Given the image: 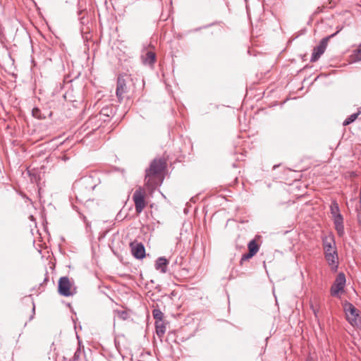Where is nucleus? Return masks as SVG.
<instances>
[{
    "instance_id": "obj_1",
    "label": "nucleus",
    "mask_w": 361,
    "mask_h": 361,
    "mask_svg": "<svg viewBox=\"0 0 361 361\" xmlns=\"http://www.w3.org/2000/svg\"><path fill=\"white\" fill-rule=\"evenodd\" d=\"M166 167V161L164 159H154L146 170L145 185L148 188L153 189L157 185V178L162 173Z\"/></svg>"
},
{
    "instance_id": "obj_16",
    "label": "nucleus",
    "mask_w": 361,
    "mask_h": 361,
    "mask_svg": "<svg viewBox=\"0 0 361 361\" xmlns=\"http://www.w3.org/2000/svg\"><path fill=\"white\" fill-rule=\"evenodd\" d=\"M248 250L250 252L255 255L259 251V245H257L255 240H252L247 245Z\"/></svg>"
},
{
    "instance_id": "obj_5",
    "label": "nucleus",
    "mask_w": 361,
    "mask_h": 361,
    "mask_svg": "<svg viewBox=\"0 0 361 361\" xmlns=\"http://www.w3.org/2000/svg\"><path fill=\"white\" fill-rule=\"evenodd\" d=\"M73 282L68 277L63 276L59 281V293L63 296H71L75 293V288H73Z\"/></svg>"
},
{
    "instance_id": "obj_10",
    "label": "nucleus",
    "mask_w": 361,
    "mask_h": 361,
    "mask_svg": "<svg viewBox=\"0 0 361 361\" xmlns=\"http://www.w3.org/2000/svg\"><path fill=\"white\" fill-rule=\"evenodd\" d=\"M325 259L331 267V269L334 271H336L338 267V257L337 252H334V254L331 252H328L326 255H324Z\"/></svg>"
},
{
    "instance_id": "obj_13",
    "label": "nucleus",
    "mask_w": 361,
    "mask_h": 361,
    "mask_svg": "<svg viewBox=\"0 0 361 361\" xmlns=\"http://www.w3.org/2000/svg\"><path fill=\"white\" fill-rule=\"evenodd\" d=\"M156 332L159 337H162L166 332V325L164 321L155 322Z\"/></svg>"
},
{
    "instance_id": "obj_21",
    "label": "nucleus",
    "mask_w": 361,
    "mask_h": 361,
    "mask_svg": "<svg viewBox=\"0 0 361 361\" xmlns=\"http://www.w3.org/2000/svg\"><path fill=\"white\" fill-rule=\"evenodd\" d=\"M32 114L34 117L38 118V119H42V118H44V117H42V113H41V111L38 108H34L32 111Z\"/></svg>"
},
{
    "instance_id": "obj_15",
    "label": "nucleus",
    "mask_w": 361,
    "mask_h": 361,
    "mask_svg": "<svg viewBox=\"0 0 361 361\" xmlns=\"http://www.w3.org/2000/svg\"><path fill=\"white\" fill-rule=\"evenodd\" d=\"M361 114V107L358 109V111L357 113L353 114L350 115L343 123V126H348L353 122H354L358 116Z\"/></svg>"
},
{
    "instance_id": "obj_14",
    "label": "nucleus",
    "mask_w": 361,
    "mask_h": 361,
    "mask_svg": "<svg viewBox=\"0 0 361 361\" xmlns=\"http://www.w3.org/2000/svg\"><path fill=\"white\" fill-rule=\"evenodd\" d=\"M143 61L145 64L153 65L156 61L155 53L147 51L143 59Z\"/></svg>"
},
{
    "instance_id": "obj_20",
    "label": "nucleus",
    "mask_w": 361,
    "mask_h": 361,
    "mask_svg": "<svg viewBox=\"0 0 361 361\" xmlns=\"http://www.w3.org/2000/svg\"><path fill=\"white\" fill-rule=\"evenodd\" d=\"M352 57L355 61H361V44L354 50Z\"/></svg>"
},
{
    "instance_id": "obj_3",
    "label": "nucleus",
    "mask_w": 361,
    "mask_h": 361,
    "mask_svg": "<svg viewBox=\"0 0 361 361\" xmlns=\"http://www.w3.org/2000/svg\"><path fill=\"white\" fill-rule=\"evenodd\" d=\"M343 308L349 323L355 327L360 328L361 317L359 314V310L350 302L345 303Z\"/></svg>"
},
{
    "instance_id": "obj_8",
    "label": "nucleus",
    "mask_w": 361,
    "mask_h": 361,
    "mask_svg": "<svg viewBox=\"0 0 361 361\" xmlns=\"http://www.w3.org/2000/svg\"><path fill=\"white\" fill-rule=\"evenodd\" d=\"M345 276L343 273L338 274L337 276L334 285L331 288V294L334 296L338 294L339 292L342 291L345 284Z\"/></svg>"
},
{
    "instance_id": "obj_2",
    "label": "nucleus",
    "mask_w": 361,
    "mask_h": 361,
    "mask_svg": "<svg viewBox=\"0 0 361 361\" xmlns=\"http://www.w3.org/2000/svg\"><path fill=\"white\" fill-rule=\"evenodd\" d=\"M97 184L92 177H84L75 185L76 198L80 201H87L91 199V194Z\"/></svg>"
},
{
    "instance_id": "obj_6",
    "label": "nucleus",
    "mask_w": 361,
    "mask_h": 361,
    "mask_svg": "<svg viewBox=\"0 0 361 361\" xmlns=\"http://www.w3.org/2000/svg\"><path fill=\"white\" fill-rule=\"evenodd\" d=\"M337 32L332 34L330 36H328L326 37L323 38L321 42H319V44L314 48L313 52L311 56L310 61L312 62L317 61L319 57L324 54V51L326 50V48L328 44V42L330 38L334 37L336 35Z\"/></svg>"
},
{
    "instance_id": "obj_19",
    "label": "nucleus",
    "mask_w": 361,
    "mask_h": 361,
    "mask_svg": "<svg viewBox=\"0 0 361 361\" xmlns=\"http://www.w3.org/2000/svg\"><path fill=\"white\" fill-rule=\"evenodd\" d=\"M310 308L312 309L314 314V317L316 318L318 317V313H319V305L316 299H314V302H311L310 304Z\"/></svg>"
},
{
    "instance_id": "obj_7",
    "label": "nucleus",
    "mask_w": 361,
    "mask_h": 361,
    "mask_svg": "<svg viewBox=\"0 0 361 361\" xmlns=\"http://www.w3.org/2000/svg\"><path fill=\"white\" fill-rule=\"evenodd\" d=\"M128 92V87L126 85V80L123 76H118L117 79V87L116 94L119 101L121 102L124 98L125 94Z\"/></svg>"
},
{
    "instance_id": "obj_23",
    "label": "nucleus",
    "mask_w": 361,
    "mask_h": 361,
    "mask_svg": "<svg viewBox=\"0 0 361 361\" xmlns=\"http://www.w3.org/2000/svg\"><path fill=\"white\" fill-rule=\"evenodd\" d=\"M253 256H255V255L250 252L243 255V256L240 259V264H243V262L248 260L249 259L252 258Z\"/></svg>"
},
{
    "instance_id": "obj_28",
    "label": "nucleus",
    "mask_w": 361,
    "mask_h": 361,
    "mask_svg": "<svg viewBox=\"0 0 361 361\" xmlns=\"http://www.w3.org/2000/svg\"><path fill=\"white\" fill-rule=\"evenodd\" d=\"M307 361H313L312 358H308Z\"/></svg>"
},
{
    "instance_id": "obj_25",
    "label": "nucleus",
    "mask_w": 361,
    "mask_h": 361,
    "mask_svg": "<svg viewBox=\"0 0 361 361\" xmlns=\"http://www.w3.org/2000/svg\"><path fill=\"white\" fill-rule=\"evenodd\" d=\"M357 213L358 223L361 225V207L360 206L357 209Z\"/></svg>"
},
{
    "instance_id": "obj_18",
    "label": "nucleus",
    "mask_w": 361,
    "mask_h": 361,
    "mask_svg": "<svg viewBox=\"0 0 361 361\" xmlns=\"http://www.w3.org/2000/svg\"><path fill=\"white\" fill-rule=\"evenodd\" d=\"M152 315L156 320L155 322L163 321L164 314L160 310L154 309L152 311Z\"/></svg>"
},
{
    "instance_id": "obj_4",
    "label": "nucleus",
    "mask_w": 361,
    "mask_h": 361,
    "mask_svg": "<svg viewBox=\"0 0 361 361\" xmlns=\"http://www.w3.org/2000/svg\"><path fill=\"white\" fill-rule=\"evenodd\" d=\"M133 200L135 204L136 213L140 214L147 205L145 190L141 187L136 189L133 195Z\"/></svg>"
},
{
    "instance_id": "obj_22",
    "label": "nucleus",
    "mask_w": 361,
    "mask_h": 361,
    "mask_svg": "<svg viewBox=\"0 0 361 361\" xmlns=\"http://www.w3.org/2000/svg\"><path fill=\"white\" fill-rule=\"evenodd\" d=\"M334 224L335 225H338V226H341V224H343V216L341 214H339L338 216H334Z\"/></svg>"
},
{
    "instance_id": "obj_11",
    "label": "nucleus",
    "mask_w": 361,
    "mask_h": 361,
    "mask_svg": "<svg viewBox=\"0 0 361 361\" xmlns=\"http://www.w3.org/2000/svg\"><path fill=\"white\" fill-rule=\"evenodd\" d=\"M168 263L169 262L165 257H159L156 261L155 268L161 273H166Z\"/></svg>"
},
{
    "instance_id": "obj_24",
    "label": "nucleus",
    "mask_w": 361,
    "mask_h": 361,
    "mask_svg": "<svg viewBox=\"0 0 361 361\" xmlns=\"http://www.w3.org/2000/svg\"><path fill=\"white\" fill-rule=\"evenodd\" d=\"M118 316L121 319H126L127 318V312L126 311H118Z\"/></svg>"
},
{
    "instance_id": "obj_12",
    "label": "nucleus",
    "mask_w": 361,
    "mask_h": 361,
    "mask_svg": "<svg viewBox=\"0 0 361 361\" xmlns=\"http://www.w3.org/2000/svg\"><path fill=\"white\" fill-rule=\"evenodd\" d=\"M324 255H326L328 252H331L334 254V252H337L336 248L335 247V243L333 240L328 241L327 240L324 241L323 243Z\"/></svg>"
},
{
    "instance_id": "obj_27",
    "label": "nucleus",
    "mask_w": 361,
    "mask_h": 361,
    "mask_svg": "<svg viewBox=\"0 0 361 361\" xmlns=\"http://www.w3.org/2000/svg\"><path fill=\"white\" fill-rule=\"evenodd\" d=\"M97 116H94V117H92V118H90L87 121V122L86 123V125L87 126V128L97 120Z\"/></svg>"
},
{
    "instance_id": "obj_9",
    "label": "nucleus",
    "mask_w": 361,
    "mask_h": 361,
    "mask_svg": "<svg viewBox=\"0 0 361 361\" xmlns=\"http://www.w3.org/2000/svg\"><path fill=\"white\" fill-rule=\"evenodd\" d=\"M132 255L136 259H143L145 257V249L142 243L132 242L130 243Z\"/></svg>"
},
{
    "instance_id": "obj_26",
    "label": "nucleus",
    "mask_w": 361,
    "mask_h": 361,
    "mask_svg": "<svg viewBox=\"0 0 361 361\" xmlns=\"http://www.w3.org/2000/svg\"><path fill=\"white\" fill-rule=\"evenodd\" d=\"M336 229L337 230V231L339 233V235L343 234V225L341 224V226H338V225H336Z\"/></svg>"
},
{
    "instance_id": "obj_17",
    "label": "nucleus",
    "mask_w": 361,
    "mask_h": 361,
    "mask_svg": "<svg viewBox=\"0 0 361 361\" xmlns=\"http://www.w3.org/2000/svg\"><path fill=\"white\" fill-rule=\"evenodd\" d=\"M331 213L334 216L341 214L339 206L336 201H333L330 206Z\"/></svg>"
}]
</instances>
